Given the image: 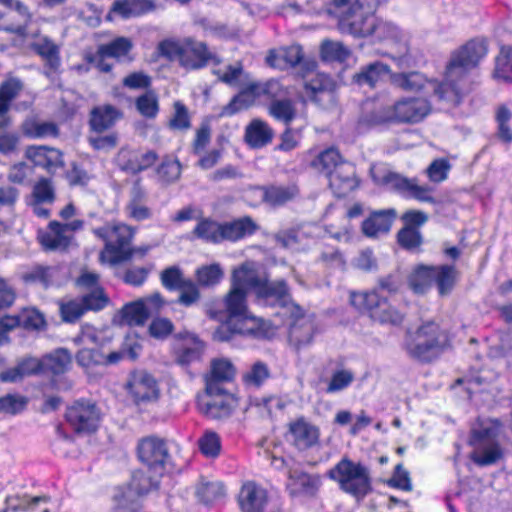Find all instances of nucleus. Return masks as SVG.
Returning a JSON list of instances; mask_svg holds the SVG:
<instances>
[{"mask_svg": "<svg viewBox=\"0 0 512 512\" xmlns=\"http://www.w3.org/2000/svg\"><path fill=\"white\" fill-rule=\"evenodd\" d=\"M23 82L16 77H10L0 84V101L10 106L23 91Z\"/></svg>", "mask_w": 512, "mask_h": 512, "instance_id": "obj_60", "label": "nucleus"}, {"mask_svg": "<svg viewBox=\"0 0 512 512\" xmlns=\"http://www.w3.org/2000/svg\"><path fill=\"white\" fill-rule=\"evenodd\" d=\"M127 388L138 405L156 402L160 397L157 381L151 374L145 371L132 373L127 383Z\"/></svg>", "mask_w": 512, "mask_h": 512, "instance_id": "obj_15", "label": "nucleus"}, {"mask_svg": "<svg viewBox=\"0 0 512 512\" xmlns=\"http://www.w3.org/2000/svg\"><path fill=\"white\" fill-rule=\"evenodd\" d=\"M334 89L333 79L326 74L318 73L305 83L304 97L317 103L324 100L332 102L334 101Z\"/></svg>", "mask_w": 512, "mask_h": 512, "instance_id": "obj_26", "label": "nucleus"}, {"mask_svg": "<svg viewBox=\"0 0 512 512\" xmlns=\"http://www.w3.org/2000/svg\"><path fill=\"white\" fill-rule=\"evenodd\" d=\"M18 315L20 327L39 330L45 326L43 314L35 308H24Z\"/></svg>", "mask_w": 512, "mask_h": 512, "instance_id": "obj_61", "label": "nucleus"}, {"mask_svg": "<svg viewBox=\"0 0 512 512\" xmlns=\"http://www.w3.org/2000/svg\"><path fill=\"white\" fill-rule=\"evenodd\" d=\"M137 453L140 461L150 472L162 476L170 461L166 442L158 437L149 436L139 441Z\"/></svg>", "mask_w": 512, "mask_h": 512, "instance_id": "obj_11", "label": "nucleus"}, {"mask_svg": "<svg viewBox=\"0 0 512 512\" xmlns=\"http://www.w3.org/2000/svg\"><path fill=\"white\" fill-rule=\"evenodd\" d=\"M447 345L445 331L434 321H427L407 333L404 347L411 358L420 362H431Z\"/></svg>", "mask_w": 512, "mask_h": 512, "instance_id": "obj_5", "label": "nucleus"}, {"mask_svg": "<svg viewBox=\"0 0 512 512\" xmlns=\"http://www.w3.org/2000/svg\"><path fill=\"white\" fill-rule=\"evenodd\" d=\"M329 186L337 197H344L358 186L355 168L349 163L342 164L328 176Z\"/></svg>", "mask_w": 512, "mask_h": 512, "instance_id": "obj_27", "label": "nucleus"}, {"mask_svg": "<svg viewBox=\"0 0 512 512\" xmlns=\"http://www.w3.org/2000/svg\"><path fill=\"white\" fill-rule=\"evenodd\" d=\"M287 489L292 496H314L319 490L322 481L317 474H308L302 470L288 467Z\"/></svg>", "mask_w": 512, "mask_h": 512, "instance_id": "obj_19", "label": "nucleus"}, {"mask_svg": "<svg viewBox=\"0 0 512 512\" xmlns=\"http://www.w3.org/2000/svg\"><path fill=\"white\" fill-rule=\"evenodd\" d=\"M456 271L453 266L433 267V282L437 283L439 293L444 295L448 293L454 285Z\"/></svg>", "mask_w": 512, "mask_h": 512, "instance_id": "obj_51", "label": "nucleus"}, {"mask_svg": "<svg viewBox=\"0 0 512 512\" xmlns=\"http://www.w3.org/2000/svg\"><path fill=\"white\" fill-rule=\"evenodd\" d=\"M0 2L8 7L6 15L12 20L17 19L16 24H9L3 29L12 33L24 35L27 23L30 20V13L27 8L16 0H0Z\"/></svg>", "mask_w": 512, "mask_h": 512, "instance_id": "obj_36", "label": "nucleus"}, {"mask_svg": "<svg viewBox=\"0 0 512 512\" xmlns=\"http://www.w3.org/2000/svg\"><path fill=\"white\" fill-rule=\"evenodd\" d=\"M288 314L292 320L289 329L290 342L298 349L310 344L314 335L313 321L304 316L301 309L299 314L297 312Z\"/></svg>", "mask_w": 512, "mask_h": 512, "instance_id": "obj_25", "label": "nucleus"}, {"mask_svg": "<svg viewBox=\"0 0 512 512\" xmlns=\"http://www.w3.org/2000/svg\"><path fill=\"white\" fill-rule=\"evenodd\" d=\"M131 48L132 43L128 38L118 37L110 43L101 45L98 49L101 57L120 58L126 56Z\"/></svg>", "mask_w": 512, "mask_h": 512, "instance_id": "obj_54", "label": "nucleus"}, {"mask_svg": "<svg viewBox=\"0 0 512 512\" xmlns=\"http://www.w3.org/2000/svg\"><path fill=\"white\" fill-rule=\"evenodd\" d=\"M431 112L429 101L421 97H403L390 105L383 106L373 114L375 124H416Z\"/></svg>", "mask_w": 512, "mask_h": 512, "instance_id": "obj_8", "label": "nucleus"}, {"mask_svg": "<svg viewBox=\"0 0 512 512\" xmlns=\"http://www.w3.org/2000/svg\"><path fill=\"white\" fill-rule=\"evenodd\" d=\"M121 117L118 109L111 105H103L91 111L90 125L96 132H103L112 127Z\"/></svg>", "mask_w": 512, "mask_h": 512, "instance_id": "obj_37", "label": "nucleus"}, {"mask_svg": "<svg viewBox=\"0 0 512 512\" xmlns=\"http://www.w3.org/2000/svg\"><path fill=\"white\" fill-rule=\"evenodd\" d=\"M270 377V370L264 362L257 361L243 375V382L248 387H259Z\"/></svg>", "mask_w": 512, "mask_h": 512, "instance_id": "obj_56", "label": "nucleus"}, {"mask_svg": "<svg viewBox=\"0 0 512 512\" xmlns=\"http://www.w3.org/2000/svg\"><path fill=\"white\" fill-rule=\"evenodd\" d=\"M198 446L203 455L209 458H216L221 452L220 436L211 430H207L198 440Z\"/></svg>", "mask_w": 512, "mask_h": 512, "instance_id": "obj_57", "label": "nucleus"}, {"mask_svg": "<svg viewBox=\"0 0 512 512\" xmlns=\"http://www.w3.org/2000/svg\"><path fill=\"white\" fill-rule=\"evenodd\" d=\"M500 434L501 425L497 420L478 419L473 424L469 444L473 448L470 458L475 464L489 466L503 458Z\"/></svg>", "mask_w": 512, "mask_h": 512, "instance_id": "obj_3", "label": "nucleus"}, {"mask_svg": "<svg viewBox=\"0 0 512 512\" xmlns=\"http://www.w3.org/2000/svg\"><path fill=\"white\" fill-rule=\"evenodd\" d=\"M397 217L395 209L374 211L362 223V232L366 237L378 238L387 234Z\"/></svg>", "mask_w": 512, "mask_h": 512, "instance_id": "obj_24", "label": "nucleus"}, {"mask_svg": "<svg viewBox=\"0 0 512 512\" xmlns=\"http://www.w3.org/2000/svg\"><path fill=\"white\" fill-rule=\"evenodd\" d=\"M379 0H332L329 13L338 18L339 29L354 37H369Z\"/></svg>", "mask_w": 512, "mask_h": 512, "instance_id": "obj_2", "label": "nucleus"}, {"mask_svg": "<svg viewBox=\"0 0 512 512\" xmlns=\"http://www.w3.org/2000/svg\"><path fill=\"white\" fill-rule=\"evenodd\" d=\"M145 191L135 185L131 191V198L125 206L126 215L136 221L147 220L151 217V210L145 205Z\"/></svg>", "mask_w": 512, "mask_h": 512, "instance_id": "obj_38", "label": "nucleus"}, {"mask_svg": "<svg viewBox=\"0 0 512 512\" xmlns=\"http://www.w3.org/2000/svg\"><path fill=\"white\" fill-rule=\"evenodd\" d=\"M494 77L512 83V47L502 46L495 60Z\"/></svg>", "mask_w": 512, "mask_h": 512, "instance_id": "obj_45", "label": "nucleus"}, {"mask_svg": "<svg viewBox=\"0 0 512 512\" xmlns=\"http://www.w3.org/2000/svg\"><path fill=\"white\" fill-rule=\"evenodd\" d=\"M151 6L148 0H116L107 14V19L113 20L115 16L123 19L139 16L148 11Z\"/></svg>", "mask_w": 512, "mask_h": 512, "instance_id": "obj_33", "label": "nucleus"}, {"mask_svg": "<svg viewBox=\"0 0 512 512\" xmlns=\"http://www.w3.org/2000/svg\"><path fill=\"white\" fill-rule=\"evenodd\" d=\"M354 373L348 369H339L332 373L328 385L326 387V393L334 394L348 388L354 381Z\"/></svg>", "mask_w": 512, "mask_h": 512, "instance_id": "obj_58", "label": "nucleus"}, {"mask_svg": "<svg viewBox=\"0 0 512 512\" xmlns=\"http://www.w3.org/2000/svg\"><path fill=\"white\" fill-rule=\"evenodd\" d=\"M285 94V89L277 80L270 79L265 82H250L227 105L222 107L220 116H233L254 105L261 97H265L272 102L281 99Z\"/></svg>", "mask_w": 512, "mask_h": 512, "instance_id": "obj_9", "label": "nucleus"}, {"mask_svg": "<svg viewBox=\"0 0 512 512\" xmlns=\"http://www.w3.org/2000/svg\"><path fill=\"white\" fill-rule=\"evenodd\" d=\"M169 126L171 129L179 131H186L191 127L189 110L181 101H175L173 104Z\"/></svg>", "mask_w": 512, "mask_h": 512, "instance_id": "obj_59", "label": "nucleus"}, {"mask_svg": "<svg viewBox=\"0 0 512 512\" xmlns=\"http://www.w3.org/2000/svg\"><path fill=\"white\" fill-rule=\"evenodd\" d=\"M176 361L180 365H189L201 358L204 343L190 332H181L177 336Z\"/></svg>", "mask_w": 512, "mask_h": 512, "instance_id": "obj_21", "label": "nucleus"}, {"mask_svg": "<svg viewBox=\"0 0 512 512\" xmlns=\"http://www.w3.org/2000/svg\"><path fill=\"white\" fill-rule=\"evenodd\" d=\"M389 66L382 62H374L363 67L360 72L354 75V81L359 85L374 87L383 81L389 74Z\"/></svg>", "mask_w": 512, "mask_h": 512, "instance_id": "obj_39", "label": "nucleus"}, {"mask_svg": "<svg viewBox=\"0 0 512 512\" xmlns=\"http://www.w3.org/2000/svg\"><path fill=\"white\" fill-rule=\"evenodd\" d=\"M66 419L76 432L90 433L99 426L100 412L92 402L77 401L67 409Z\"/></svg>", "mask_w": 512, "mask_h": 512, "instance_id": "obj_13", "label": "nucleus"}, {"mask_svg": "<svg viewBox=\"0 0 512 512\" xmlns=\"http://www.w3.org/2000/svg\"><path fill=\"white\" fill-rule=\"evenodd\" d=\"M263 199L271 205H282L293 199L298 190L295 186H271L261 189Z\"/></svg>", "mask_w": 512, "mask_h": 512, "instance_id": "obj_47", "label": "nucleus"}, {"mask_svg": "<svg viewBox=\"0 0 512 512\" xmlns=\"http://www.w3.org/2000/svg\"><path fill=\"white\" fill-rule=\"evenodd\" d=\"M111 509L113 512H138L141 508L140 498L131 487L122 485L114 490Z\"/></svg>", "mask_w": 512, "mask_h": 512, "instance_id": "obj_35", "label": "nucleus"}, {"mask_svg": "<svg viewBox=\"0 0 512 512\" xmlns=\"http://www.w3.org/2000/svg\"><path fill=\"white\" fill-rule=\"evenodd\" d=\"M59 310L62 320L69 323L75 322L86 312L80 299L61 301Z\"/></svg>", "mask_w": 512, "mask_h": 512, "instance_id": "obj_63", "label": "nucleus"}, {"mask_svg": "<svg viewBox=\"0 0 512 512\" xmlns=\"http://www.w3.org/2000/svg\"><path fill=\"white\" fill-rule=\"evenodd\" d=\"M164 305L159 292L126 304L121 310L122 322L129 326H143L147 319Z\"/></svg>", "mask_w": 512, "mask_h": 512, "instance_id": "obj_12", "label": "nucleus"}, {"mask_svg": "<svg viewBox=\"0 0 512 512\" xmlns=\"http://www.w3.org/2000/svg\"><path fill=\"white\" fill-rule=\"evenodd\" d=\"M350 302L358 310L368 312L372 319L380 323L396 325L402 322V315L389 305L387 297L379 289L352 292Z\"/></svg>", "mask_w": 512, "mask_h": 512, "instance_id": "obj_10", "label": "nucleus"}, {"mask_svg": "<svg viewBox=\"0 0 512 512\" xmlns=\"http://www.w3.org/2000/svg\"><path fill=\"white\" fill-rule=\"evenodd\" d=\"M257 226L249 217L222 224V241H236L255 232Z\"/></svg>", "mask_w": 512, "mask_h": 512, "instance_id": "obj_42", "label": "nucleus"}, {"mask_svg": "<svg viewBox=\"0 0 512 512\" xmlns=\"http://www.w3.org/2000/svg\"><path fill=\"white\" fill-rule=\"evenodd\" d=\"M197 283L204 287L218 284L224 276V272L218 263L199 267L195 272Z\"/></svg>", "mask_w": 512, "mask_h": 512, "instance_id": "obj_50", "label": "nucleus"}, {"mask_svg": "<svg viewBox=\"0 0 512 512\" xmlns=\"http://www.w3.org/2000/svg\"><path fill=\"white\" fill-rule=\"evenodd\" d=\"M350 52L341 42L324 41L321 46V55L327 61H344Z\"/></svg>", "mask_w": 512, "mask_h": 512, "instance_id": "obj_62", "label": "nucleus"}, {"mask_svg": "<svg viewBox=\"0 0 512 512\" xmlns=\"http://www.w3.org/2000/svg\"><path fill=\"white\" fill-rule=\"evenodd\" d=\"M33 49L46 61L50 71L57 70L60 65L59 51L51 40L39 38L33 43Z\"/></svg>", "mask_w": 512, "mask_h": 512, "instance_id": "obj_46", "label": "nucleus"}, {"mask_svg": "<svg viewBox=\"0 0 512 512\" xmlns=\"http://www.w3.org/2000/svg\"><path fill=\"white\" fill-rule=\"evenodd\" d=\"M80 300L85 307V311H99L109 303V298L101 287H96V289L86 293Z\"/></svg>", "mask_w": 512, "mask_h": 512, "instance_id": "obj_64", "label": "nucleus"}, {"mask_svg": "<svg viewBox=\"0 0 512 512\" xmlns=\"http://www.w3.org/2000/svg\"><path fill=\"white\" fill-rule=\"evenodd\" d=\"M344 163L339 151L331 147L320 152L315 159L312 160L311 167L318 172L324 173L328 177Z\"/></svg>", "mask_w": 512, "mask_h": 512, "instance_id": "obj_41", "label": "nucleus"}, {"mask_svg": "<svg viewBox=\"0 0 512 512\" xmlns=\"http://www.w3.org/2000/svg\"><path fill=\"white\" fill-rule=\"evenodd\" d=\"M92 232L105 242V247L99 254L101 263L115 265L132 256L133 251L130 244L134 230L131 226L113 221L102 227L93 228Z\"/></svg>", "mask_w": 512, "mask_h": 512, "instance_id": "obj_6", "label": "nucleus"}, {"mask_svg": "<svg viewBox=\"0 0 512 512\" xmlns=\"http://www.w3.org/2000/svg\"><path fill=\"white\" fill-rule=\"evenodd\" d=\"M268 502L267 491L253 481L245 482L238 495L241 512H263Z\"/></svg>", "mask_w": 512, "mask_h": 512, "instance_id": "obj_20", "label": "nucleus"}, {"mask_svg": "<svg viewBox=\"0 0 512 512\" xmlns=\"http://www.w3.org/2000/svg\"><path fill=\"white\" fill-rule=\"evenodd\" d=\"M71 365V356L64 350L59 349L44 358L43 366L54 374L65 372Z\"/></svg>", "mask_w": 512, "mask_h": 512, "instance_id": "obj_52", "label": "nucleus"}, {"mask_svg": "<svg viewBox=\"0 0 512 512\" xmlns=\"http://www.w3.org/2000/svg\"><path fill=\"white\" fill-rule=\"evenodd\" d=\"M268 113L274 119L289 125L296 117L294 104L289 99L274 100L268 107Z\"/></svg>", "mask_w": 512, "mask_h": 512, "instance_id": "obj_49", "label": "nucleus"}, {"mask_svg": "<svg viewBox=\"0 0 512 512\" xmlns=\"http://www.w3.org/2000/svg\"><path fill=\"white\" fill-rule=\"evenodd\" d=\"M235 375V368L228 359H215L211 363V374L206 381V391L209 395L218 394L220 389L216 382L229 381Z\"/></svg>", "mask_w": 512, "mask_h": 512, "instance_id": "obj_34", "label": "nucleus"}, {"mask_svg": "<svg viewBox=\"0 0 512 512\" xmlns=\"http://www.w3.org/2000/svg\"><path fill=\"white\" fill-rule=\"evenodd\" d=\"M371 34L378 41L384 40H398L400 38V31L396 25L391 22L378 19L376 16L373 18V25Z\"/></svg>", "mask_w": 512, "mask_h": 512, "instance_id": "obj_53", "label": "nucleus"}, {"mask_svg": "<svg viewBox=\"0 0 512 512\" xmlns=\"http://www.w3.org/2000/svg\"><path fill=\"white\" fill-rule=\"evenodd\" d=\"M408 282L415 293H425L433 284V267L418 266L409 276Z\"/></svg>", "mask_w": 512, "mask_h": 512, "instance_id": "obj_48", "label": "nucleus"}, {"mask_svg": "<svg viewBox=\"0 0 512 512\" xmlns=\"http://www.w3.org/2000/svg\"><path fill=\"white\" fill-rule=\"evenodd\" d=\"M255 294L263 304L279 306L284 309V315L289 312L300 313V307L291 301L284 281L268 282L262 280Z\"/></svg>", "mask_w": 512, "mask_h": 512, "instance_id": "obj_14", "label": "nucleus"}, {"mask_svg": "<svg viewBox=\"0 0 512 512\" xmlns=\"http://www.w3.org/2000/svg\"><path fill=\"white\" fill-rule=\"evenodd\" d=\"M327 477L338 484L341 491L357 499L364 498L372 490V478L369 468L343 457L327 471Z\"/></svg>", "mask_w": 512, "mask_h": 512, "instance_id": "obj_7", "label": "nucleus"}, {"mask_svg": "<svg viewBox=\"0 0 512 512\" xmlns=\"http://www.w3.org/2000/svg\"><path fill=\"white\" fill-rule=\"evenodd\" d=\"M25 156L34 163L48 171H54L63 166L62 153L47 146H29L25 151Z\"/></svg>", "mask_w": 512, "mask_h": 512, "instance_id": "obj_29", "label": "nucleus"}, {"mask_svg": "<svg viewBox=\"0 0 512 512\" xmlns=\"http://www.w3.org/2000/svg\"><path fill=\"white\" fill-rule=\"evenodd\" d=\"M262 280L263 279L258 276L256 264L251 261H246L233 269L231 287L245 292L252 290L256 293Z\"/></svg>", "mask_w": 512, "mask_h": 512, "instance_id": "obj_28", "label": "nucleus"}, {"mask_svg": "<svg viewBox=\"0 0 512 512\" xmlns=\"http://www.w3.org/2000/svg\"><path fill=\"white\" fill-rule=\"evenodd\" d=\"M303 59V51L299 45H291L277 51H271L266 61L268 65L278 69L294 67Z\"/></svg>", "mask_w": 512, "mask_h": 512, "instance_id": "obj_32", "label": "nucleus"}, {"mask_svg": "<svg viewBox=\"0 0 512 512\" xmlns=\"http://www.w3.org/2000/svg\"><path fill=\"white\" fill-rule=\"evenodd\" d=\"M273 129L261 119H253L246 127L244 133L245 143L253 148L260 149L272 142Z\"/></svg>", "mask_w": 512, "mask_h": 512, "instance_id": "obj_30", "label": "nucleus"}, {"mask_svg": "<svg viewBox=\"0 0 512 512\" xmlns=\"http://www.w3.org/2000/svg\"><path fill=\"white\" fill-rule=\"evenodd\" d=\"M24 134L30 138H46L58 135V128L52 122L30 121L23 127Z\"/></svg>", "mask_w": 512, "mask_h": 512, "instance_id": "obj_55", "label": "nucleus"}, {"mask_svg": "<svg viewBox=\"0 0 512 512\" xmlns=\"http://www.w3.org/2000/svg\"><path fill=\"white\" fill-rule=\"evenodd\" d=\"M487 54L486 43L473 40L456 52L447 67L446 80L439 88L440 97L451 105H458L468 93L467 73Z\"/></svg>", "mask_w": 512, "mask_h": 512, "instance_id": "obj_1", "label": "nucleus"}, {"mask_svg": "<svg viewBox=\"0 0 512 512\" xmlns=\"http://www.w3.org/2000/svg\"><path fill=\"white\" fill-rule=\"evenodd\" d=\"M231 326L233 332L255 339H269L276 333V328L269 321L250 312L234 321Z\"/></svg>", "mask_w": 512, "mask_h": 512, "instance_id": "obj_18", "label": "nucleus"}, {"mask_svg": "<svg viewBox=\"0 0 512 512\" xmlns=\"http://www.w3.org/2000/svg\"><path fill=\"white\" fill-rule=\"evenodd\" d=\"M320 432L317 426L305 418H297L288 424L285 434L286 441L299 451L307 450L319 441Z\"/></svg>", "mask_w": 512, "mask_h": 512, "instance_id": "obj_16", "label": "nucleus"}, {"mask_svg": "<svg viewBox=\"0 0 512 512\" xmlns=\"http://www.w3.org/2000/svg\"><path fill=\"white\" fill-rule=\"evenodd\" d=\"M385 183L406 197L413 198L419 202L438 203V200L433 196V188L419 185L416 179H408L396 173H389L385 177Z\"/></svg>", "mask_w": 512, "mask_h": 512, "instance_id": "obj_17", "label": "nucleus"}, {"mask_svg": "<svg viewBox=\"0 0 512 512\" xmlns=\"http://www.w3.org/2000/svg\"><path fill=\"white\" fill-rule=\"evenodd\" d=\"M391 82L395 87L408 92H416L427 87H431L439 99L444 100L440 97L439 93V88L443 85V83L437 84L436 82L427 79L424 74L418 71L392 74Z\"/></svg>", "mask_w": 512, "mask_h": 512, "instance_id": "obj_23", "label": "nucleus"}, {"mask_svg": "<svg viewBox=\"0 0 512 512\" xmlns=\"http://www.w3.org/2000/svg\"><path fill=\"white\" fill-rule=\"evenodd\" d=\"M39 240L45 249L62 250L68 247L72 239L62 223L52 221L45 231L39 233Z\"/></svg>", "mask_w": 512, "mask_h": 512, "instance_id": "obj_31", "label": "nucleus"}, {"mask_svg": "<svg viewBox=\"0 0 512 512\" xmlns=\"http://www.w3.org/2000/svg\"><path fill=\"white\" fill-rule=\"evenodd\" d=\"M157 51L160 56L177 61L187 70L201 69L216 58L204 42L193 37L165 39L158 44Z\"/></svg>", "mask_w": 512, "mask_h": 512, "instance_id": "obj_4", "label": "nucleus"}, {"mask_svg": "<svg viewBox=\"0 0 512 512\" xmlns=\"http://www.w3.org/2000/svg\"><path fill=\"white\" fill-rule=\"evenodd\" d=\"M247 292L230 287L224 303L226 312L230 318V324L247 314Z\"/></svg>", "mask_w": 512, "mask_h": 512, "instance_id": "obj_40", "label": "nucleus"}, {"mask_svg": "<svg viewBox=\"0 0 512 512\" xmlns=\"http://www.w3.org/2000/svg\"><path fill=\"white\" fill-rule=\"evenodd\" d=\"M160 477L157 474L148 475L144 471H136L126 486L131 487L133 493H137V496L141 499L143 495L158 487Z\"/></svg>", "mask_w": 512, "mask_h": 512, "instance_id": "obj_44", "label": "nucleus"}, {"mask_svg": "<svg viewBox=\"0 0 512 512\" xmlns=\"http://www.w3.org/2000/svg\"><path fill=\"white\" fill-rule=\"evenodd\" d=\"M156 160L157 155L154 151L121 149L117 156L119 167L133 174L151 167Z\"/></svg>", "mask_w": 512, "mask_h": 512, "instance_id": "obj_22", "label": "nucleus"}, {"mask_svg": "<svg viewBox=\"0 0 512 512\" xmlns=\"http://www.w3.org/2000/svg\"><path fill=\"white\" fill-rule=\"evenodd\" d=\"M222 224L210 219L201 218L194 227L192 234L203 241L220 243L222 241Z\"/></svg>", "mask_w": 512, "mask_h": 512, "instance_id": "obj_43", "label": "nucleus"}]
</instances>
